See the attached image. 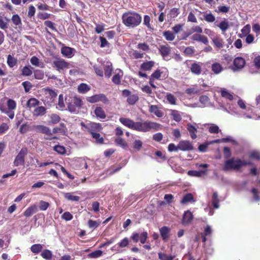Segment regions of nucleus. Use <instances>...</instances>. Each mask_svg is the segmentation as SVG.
Segmentation results:
<instances>
[{
	"label": "nucleus",
	"instance_id": "35",
	"mask_svg": "<svg viewBox=\"0 0 260 260\" xmlns=\"http://www.w3.org/2000/svg\"><path fill=\"white\" fill-rule=\"evenodd\" d=\"M212 42L217 48H221L223 46V41L222 39L219 37H216L212 39Z\"/></svg>",
	"mask_w": 260,
	"mask_h": 260
},
{
	"label": "nucleus",
	"instance_id": "51",
	"mask_svg": "<svg viewBox=\"0 0 260 260\" xmlns=\"http://www.w3.org/2000/svg\"><path fill=\"white\" fill-rule=\"evenodd\" d=\"M100 222L89 219L88 221V226L90 229H96L100 225Z\"/></svg>",
	"mask_w": 260,
	"mask_h": 260
},
{
	"label": "nucleus",
	"instance_id": "48",
	"mask_svg": "<svg viewBox=\"0 0 260 260\" xmlns=\"http://www.w3.org/2000/svg\"><path fill=\"white\" fill-rule=\"evenodd\" d=\"M12 21L15 25H21V20L18 14H14L12 16Z\"/></svg>",
	"mask_w": 260,
	"mask_h": 260
},
{
	"label": "nucleus",
	"instance_id": "11",
	"mask_svg": "<svg viewBox=\"0 0 260 260\" xmlns=\"http://www.w3.org/2000/svg\"><path fill=\"white\" fill-rule=\"evenodd\" d=\"M102 129V125L99 123L91 122L87 126V131L90 134H92V132H100Z\"/></svg>",
	"mask_w": 260,
	"mask_h": 260
},
{
	"label": "nucleus",
	"instance_id": "33",
	"mask_svg": "<svg viewBox=\"0 0 260 260\" xmlns=\"http://www.w3.org/2000/svg\"><path fill=\"white\" fill-rule=\"evenodd\" d=\"M64 197L69 201L78 202L80 200L79 196H74L70 192L64 193Z\"/></svg>",
	"mask_w": 260,
	"mask_h": 260
},
{
	"label": "nucleus",
	"instance_id": "1",
	"mask_svg": "<svg viewBox=\"0 0 260 260\" xmlns=\"http://www.w3.org/2000/svg\"><path fill=\"white\" fill-rule=\"evenodd\" d=\"M122 22L126 27L135 28L141 23L142 17L140 14L133 12L128 11L122 16Z\"/></svg>",
	"mask_w": 260,
	"mask_h": 260
},
{
	"label": "nucleus",
	"instance_id": "15",
	"mask_svg": "<svg viewBox=\"0 0 260 260\" xmlns=\"http://www.w3.org/2000/svg\"><path fill=\"white\" fill-rule=\"evenodd\" d=\"M201 63L195 62L191 64L190 70L191 73L194 75H199L201 73Z\"/></svg>",
	"mask_w": 260,
	"mask_h": 260
},
{
	"label": "nucleus",
	"instance_id": "55",
	"mask_svg": "<svg viewBox=\"0 0 260 260\" xmlns=\"http://www.w3.org/2000/svg\"><path fill=\"white\" fill-rule=\"evenodd\" d=\"M249 157L258 160L260 159V153L257 151H251L249 154Z\"/></svg>",
	"mask_w": 260,
	"mask_h": 260
},
{
	"label": "nucleus",
	"instance_id": "24",
	"mask_svg": "<svg viewBox=\"0 0 260 260\" xmlns=\"http://www.w3.org/2000/svg\"><path fill=\"white\" fill-rule=\"evenodd\" d=\"M187 129L189 132L190 136L192 139H195L197 138L196 133L197 132V128L190 123L187 125Z\"/></svg>",
	"mask_w": 260,
	"mask_h": 260
},
{
	"label": "nucleus",
	"instance_id": "59",
	"mask_svg": "<svg viewBox=\"0 0 260 260\" xmlns=\"http://www.w3.org/2000/svg\"><path fill=\"white\" fill-rule=\"evenodd\" d=\"M142 147V142L140 140H136L134 142L133 147L137 151H139Z\"/></svg>",
	"mask_w": 260,
	"mask_h": 260
},
{
	"label": "nucleus",
	"instance_id": "34",
	"mask_svg": "<svg viewBox=\"0 0 260 260\" xmlns=\"http://www.w3.org/2000/svg\"><path fill=\"white\" fill-rule=\"evenodd\" d=\"M90 87L85 83H81L78 87V90L79 93H84L90 90Z\"/></svg>",
	"mask_w": 260,
	"mask_h": 260
},
{
	"label": "nucleus",
	"instance_id": "45",
	"mask_svg": "<svg viewBox=\"0 0 260 260\" xmlns=\"http://www.w3.org/2000/svg\"><path fill=\"white\" fill-rule=\"evenodd\" d=\"M50 123L52 124H56L58 123L60 120V117L56 114H52L50 116Z\"/></svg>",
	"mask_w": 260,
	"mask_h": 260
},
{
	"label": "nucleus",
	"instance_id": "63",
	"mask_svg": "<svg viewBox=\"0 0 260 260\" xmlns=\"http://www.w3.org/2000/svg\"><path fill=\"white\" fill-rule=\"evenodd\" d=\"M162 72H160V70L157 69L155 70L150 76L151 78L154 79H159L161 77Z\"/></svg>",
	"mask_w": 260,
	"mask_h": 260
},
{
	"label": "nucleus",
	"instance_id": "3",
	"mask_svg": "<svg viewBox=\"0 0 260 260\" xmlns=\"http://www.w3.org/2000/svg\"><path fill=\"white\" fill-rule=\"evenodd\" d=\"M28 153V149L26 147H23L21 149L20 151L16 156L14 165L15 166L18 167L19 166H23L25 163V156Z\"/></svg>",
	"mask_w": 260,
	"mask_h": 260
},
{
	"label": "nucleus",
	"instance_id": "41",
	"mask_svg": "<svg viewBox=\"0 0 260 260\" xmlns=\"http://www.w3.org/2000/svg\"><path fill=\"white\" fill-rule=\"evenodd\" d=\"M171 116H172L173 119L176 122H179L181 121L182 118L179 114V112L177 110H171Z\"/></svg>",
	"mask_w": 260,
	"mask_h": 260
},
{
	"label": "nucleus",
	"instance_id": "14",
	"mask_svg": "<svg viewBox=\"0 0 260 260\" xmlns=\"http://www.w3.org/2000/svg\"><path fill=\"white\" fill-rule=\"evenodd\" d=\"M119 121L125 126L134 130L135 122L133 120L129 118L121 117L119 118Z\"/></svg>",
	"mask_w": 260,
	"mask_h": 260
},
{
	"label": "nucleus",
	"instance_id": "7",
	"mask_svg": "<svg viewBox=\"0 0 260 260\" xmlns=\"http://www.w3.org/2000/svg\"><path fill=\"white\" fill-rule=\"evenodd\" d=\"M52 67L60 72V70L64 69H68L69 68V63L66 62L63 59L59 58L52 62Z\"/></svg>",
	"mask_w": 260,
	"mask_h": 260
},
{
	"label": "nucleus",
	"instance_id": "61",
	"mask_svg": "<svg viewBox=\"0 0 260 260\" xmlns=\"http://www.w3.org/2000/svg\"><path fill=\"white\" fill-rule=\"evenodd\" d=\"M22 85L23 86L24 90L26 92H28L32 87L31 83L27 81L23 82Z\"/></svg>",
	"mask_w": 260,
	"mask_h": 260
},
{
	"label": "nucleus",
	"instance_id": "52",
	"mask_svg": "<svg viewBox=\"0 0 260 260\" xmlns=\"http://www.w3.org/2000/svg\"><path fill=\"white\" fill-rule=\"evenodd\" d=\"M166 99L172 105H176V99L175 96L170 93H168L166 95Z\"/></svg>",
	"mask_w": 260,
	"mask_h": 260
},
{
	"label": "nucleus",
	"instance_id": "23",
	"mask_svg": "<svg viewBox=\"0 0 260 260\" xmlns=\"http://www.w3.org/2000/svg\"><path fill=\"white\" fill-rule=\"evenodd\" d=\"M159 51L160 54L163 57H165L169 55L170 53V47L166 45H161L159 48Z\"/></svg>",
	"mask_w": 260,
	"mask_h": 260
},
{
	"label": "nucleus",
	"instance_id": "39",
	"mask_svg": "<svg viewBox=\"0 0 260 260\" xmlns=\"http://www.w3.org/2000/svg\"><path fill=\"white\" fill-rule=\"evenodd\" d=\"M139 100V97L137 94H132L129 95L127 99V102L128 104L133 105Z\"/></svg>",
	"mask_w": 260,
	"mask_h": 260
},
{
	"label": "nucleus",
	"instance_id": "57",
	"mask_svg": "<svg viewBox=\"0 0 260 260\" xmlns=\"http://www.w3.org/2000/svg\"><path fill=\"white\" fill-rule=\"evenodd\" d=\"M185 93L188 95H191L192 94H198L200 93V90L196 88H188L185 90Z\"/></svg>",
	"mask_w": 260,
	"mask_h": 260
},
{
	"label": "nucleus",
	"instance_id": "60",
	"mask_svg": "<svg viewBox=\"0 0 260 260\" xmlns=\"http://www.w3.org/2000/svg\"><path fill=\"white\" fill-rule=\"evenodd\" d=\"M7 106L9 110H14L16 107V103L14 100L9 99L7 101Z\"/></svg>",
	"mask_w": 260,
	"mask_h": 260
},
{
	"label": "nucleus",
	"instance_id": "5",
	"mask_svg": "<svg viewBox=\"0 0 260 260\" xmlns=\"http://www.w3.org/2000/svg\"><path fill=\"white\" fill-rule=\"evenodd\" d=\"M82 105V101L80 98L75 96L68 104V109L70 112L75 113L77 111L76 108H80Z\"/></svg>",
	"mask_w": 260,
	"mask_h": 260
},
{
	"label": "nucleus",
	"instance_id": "20",
	"mask_svg": "<svg viewBox=\"0 0 260 260\" xmlns=\"http://www.w3.org/2000/svg\"><path fill=\"white\" fill-rule=\"evenodd\" d=\"M149 112L153 113L158 117H162L163 116L162 112L158 109L156 105H150L149 106Z\"/></svg>",
	"mask_w": 260,
	"mask_h": 260
},
{
	"label": "nucleus",
	"instance_id": "21",
	"mask_svg": "<svg viewBox=\"0 0 260 260\" xmlns=\"http://www.w3.org/2000/svg\"><path fill=\"white\" fill-rule=\"evenodd\" d=\"M211 70L215 74H219L223 70V68L219 63L215 62L211 65Z\"/></svg>",
	"mask_w": 260,
	"mask_h": 260
},
{
	"label": "nucleus",
	"instance_id": "27",
	"mask_svg": "<svg viewBox=\"0 0 260 260\" xmlns=\"http://www.w3.org/2000/svg\"><path fill=\"white\" fill-rule=\"evenodd\" d=\"M104 70L105 76L108 78H110L113 72L112 64L108 63L104 65Z\"/></svg>",
	"mask_w": 260,
	"mask_h": 260
},
{
	"label": "nucleus",
	"instance_id": "53",
	"mask_svg": "<svg viewBox=\"0 0 260 260\" xmlns=\"http://www.w3.org/2000/svg\"><path fill=\"white\" fill-rule=\"evenodd\" d=\"M221 95L222 97L225 98L231 101L233 99V95L225 89L221 90Z\"/></svg>",
	"mask_w": 260,
	"mask_h": 260
},
{
	"label": "nucleus",
	"instance_id": "64",
	"mask_svg": "<svg viewBox=\"0 0 260 260\" xmlns=\"http://www.w3.org/2000/svg\"><path fill=\"white\" fill-rule=\"evenodd\" d=\"M50 204L48 202L41 201L40 202V209L42 211L46 210Z\"/></svg>",
	"mask_w": 260,
	"mask_h": 260
},
{
	"label": "nucleus",
	"instance_id": "43",
	"mask_svg": "<svg viewBox=\"0 0 260 260\" xmlns=\"http://www.w3.org/2000/svg\"><path fill=\"white\" fill-rule=\"evenodd\" d=\"M43 258L46 259H50L52 257V252L48 249H45L41 254Z\"/></svg>",
	"mask_w": 260,
	"mask_h": 260
},
{
	"label": "nucleus",
	"instance_id": "42",
	"mask_svg": "<svg viewBox=\"0 0 260 260\" xmlns=\"http://www.w3.org/2000/svg\"><path fill=\"white\" fill-rule=\"evenodd\" d=\"M193 201V197L191 193H186L182 198V199L181 201V203L182 204H185L187 202Z\"/></svg>",
	"mask_w": 260,
	"mask_h": 260
},
{
	"label": "nucleus",
	"instance_id": "26",
	"mask_svg": "<svg viewBox=\"0 0 260 260\" xmlns=\"http://www.w3.org/2000/svg\"><path fill=\"white\" fill-rule=\"evenodd\" d=\"M207 172L206 170H202L200 171L190 170L187 172V174L190 176L200 177L202 174H205Z\"/></svg>",
	"mask_w": 260,
	"mask_h": 260
},
{
	"label": "nucleus",
	"instance_id": "28",
	"mask_svg": "<svg viewBox=\"0 0 260 260\" xmlns=\"http://www.w3.org/2000/svg\"><path fill=\"white\" fill-rule=\"evenodd\" d=\"M219 199L218 193L216 191L214 192L212 197V203L213 207L215 209L219 208Z\"/></svg>",
	"mask_w": 260,
	"mask_h": 260
},
{
	"label": "nucleus",
	"instance_id": "9",
	"mask_svg": "<svg viewBox=\"0 0 260 260\" xmlns=\"http://www.w3.org/2000/svg\"><path fill=\"white\" fill-rule=\"evenodd\" d=\"M234 67L233 70L234 71L242 69L245 65V59L241 57H237L233 61Z\"/></svg>",
	"mask_w": 260,
	"mask_h": 260
},
{
	"label": "nucleus",
	"instance_id": "8",
	"mask_svg": "<svg viewBox=\"0 0 260 260\" xmlns=\"http://www.w3.org/2000/svg\"><path fill=\"white\" fill-rule=\"evenodd\" d=\"M32 129L38 133H40L47 136L52 135V133L49 127L43 125H34L32 126Z\"/></svg>",
	"mask_w": 260,
	"mask_h": 260
},
{
	"label": "nucleus",
	"instance_id": "44",
	"mask_svg": "<svg viewBox=\"0 0 260 260\" xmlns=\"http://www.w3.org/2000/svg\"><path fill=\"white\" fill-rule=\"evenodd\" d=\"M34 77L36 79L42 80L44 78V72L40 70H36L34 71Z\"/></svg>",
	"mask_w": 260,
	"mask_h": 260
},
{
	"label": "nucleus",
	"instance_id": "19",
	"mask_svg": "<svg viewBox=\"0 0 260 260\" xmlns=\"http://www.w3.org/2000/svg\"><path fill=\"white\" fill-rule=\"evenodd\" d=\"M38 209L37 206L34 205L27 208L24 212L23 214L25 217H29L34 213H36Z\"/></svg>",
	"mask_w": 260,
	"mask_h": 260
},
{
	"label": "nucleus",
	"instance_id": "32",
	"mask_svg": "<svg viewBox=\"0 0 260 260\" xmlns=\"http://www.w3.org/2000/svg\"><path fill=\"white\" fill-rule=\"evenodd\" d=\"M158 258L160 260H173L176 256L172 255H168L166 253L159 252L158 253Z\"/></svg>",
	"mask_w": 260,
	"mask_h": 260
},
{
	"label": "nucleus",
	"instance_id": "36",
	"mask_svg": "<svg viewBox=\"0 0 260 260\" xmlns=\"http://www.w3.org/2000/svg\"><path fill=\"white\" fill-rule=\"evenodd\" d=\"M92 137L95 140V142L98 144H103L104 143V138L101 137V135L99 133L96 132H92V134H91Z\"/></svg>",
	"mask_w": 260,
	"mask_h": 260
},
{
	"label": "nucleus",
	"instance_id": "58",
	"mask_svg": "<svg viewBox=\"0 0 260 260\" xmlns=\"http://www.w3.org/2000/svg\"><path fill=\"white\" fill-rule=\"evenodd\" d=\"M180 13L179 8H173L170 11V15L172 18L176 17Z\"/></svg>",
	"mask_w": 260,
	"mask_h": 260
},
{
	"label": "nucleus",
	"instance_id": "40",
	"mask_svg": "<svg viewBox=\"0 0 260 260\" xmlns=\"http://www.w3.org/2000/svg\"><path fill=\"white\" fill-rule=\"evenodd\" d=\"M42 248V245L40 244H34L30 247L31 251L34 253H39L41 251Z\"/></svg>",
	"mask_w": 260,
	"mask_h": 260
},
{
	"label": "nucleus",
	"instance_id": "54",
	"mask_svg": "<svg viewBox=\"0 0 260 260\" xmlns=\"http://www.w3.org/2000/svg\"><path fill=\"white\" fill-rule=\"evenodd\" d=\"M103 251L101 250H97L88 254V256L92 258H96L101 256Z\"/></svg>",
	"mask_w": 260,
	"mask_h": 260
},
{
	"label": "nucleus",
	"instance_id": "56",
	"mask_svg": "<svg viewBox=\"0 0 260 260\" xmlns=\"http://www.w3.org/2000/svg\"><path fill=\"white\" fill-rule=\"evenodd\" d=\"M51 14L47 13L39 12L37 14V17L38 18L42 20H45L50 17Z\"/></svg>",
	"mask_w": 260,
	"mask_h": 260
},
{
	"label": "nucleus",
	"instance_id": "12",
	"mask_svg": "<svg viewBox=\"0 0 260 260\" xmlns=\"http://www.w3.org/2000/svg\"><path fill=\"white\" fill-rule=\"evenodd\" d=\"M193 219V215L192 213L189 211L187 210L186 211H185L183 217L182 219V223L183 225H188L192 220Z\"/></svg>",
	"mask_w": 260,
	"mask_h": 260
},
{
	"label": "nucleus",
	"instance_id": "13",
	"mask_svg": "<svg viewBox=\"0 0 260 260\" xmlns=\"http://www.w3.org/2000/svg\"><path fill=\"white\" fill-rule=\"evenodd\" d=\"M171 229L167 226H164L159 229V232L162 240L167 241L169 239V233Z\"/></svg>",
	"mask_w": 260,
	"mask_h": 260
},
{
	"label": "nucleus",
	"instance_id": "29",
	"mask_svg": "<svg viewBox=\"0 0 260 260\" xmlns=\"http://www.w3.org/2000/svg\"><path fill=\"white\" fill-rule=\"evenodd\" d=\"M217 26L221 30L222 34L225 32L230 27L229 23L226 20L221 21Z\"/></svg>",
	"mask_w": 260,
	"mask_h": 260
},
{
	"label": "nucleus",
	"instance_id": "49",
	"mask_svg": "<svg viewBox=\"0 0 260 260\" xmlns=\"http://www.w3.org/2000/svg\"><path fill=\"white\" fill-rule=\"evenodd\" d=\"M204 19L207 22L211 23L215 21V17L211 13H209L204 15Z\"/></svg>",
	"mask_w": 260,
	"mask_h": 260
},
{
	"label": "nucleus",
	"instance_id": "37",
	"mask_svg": "<svg viewBox=\"0 0 260 260\" xmlns=\"http://www.w3.org/2000/svg\"><path fill=\"white\" fill-rule=\"evenodd\" d=\"M39 104V101L37 99L35 98H30L27 102L26 106L27 107L31 108L36 107Z\"/></svg>",
	"mask_w": 260,
	"mask_h": 260
},
{
	"label": "nucleus",
	"instance_id": "2",
	"mask_svg": "<svg viewBox=\"0 0 260 260\" xmlns=\"http://www.w3.org/2000/svg\"><path fill=\"white\" fill-rule=\"evenodd\" d=\"M158 126V124L157 123L149 121H146L144 122H135L134 130L142 132H147L152 128L156 129Z\"/></svg>",
	"mask_w": 260,
	"mask_h": 260
},
{
	"label": "nucleus",
	"instance_id": "22",
	"mask_svg": "<svg viewBox=\"0 0 260 260\" xmlns=\"http://www.w3.org/2000/svg\"><path fill=\"white\" fill-rule=\"evenodd\" d=\"M46 113V109L43 106H40L36 108L34 112L33 115L36 117L42 116Z\"/></svg>",
	"mask_w": 260,
	"mask_h": 260
},
{
	"label": "nucleus",
	"instance_id": "62",
	"mask_svg": "<svg viewBox=\"0 0 260 260\" xmlns=\"http://www.w3.org/2000/svg\"><path fill=\"white\" fill-rule=\"evenodd\" d=\"M112 80L114 84L119 85L121 82V76L119 74H115L113 76Z\"/></svg>",
	"mask_w": 260,
	"mask_h": 260
},
{
	"label": "nucleus",
	"instance_id": "6",
	"mask_svg": "<svg viewBox=\"0 0 260 260\" xmlns=\"http://www.w3.org/2000/svg\"><path fill=\"white\" fill-rule=\"evenodd\" d=\"M86 100L90 103H95L99 102H102L104 104H108L109 103L108 99L103 93L94 94L91 96L87 97Z\"/></svg>",
	"mask_w": 260,
	"mask_h": 260
},
{
	"label": "nucleus",
	"instance_id": "47",
	"mask_svg": "<svg viewBox=\"0 0 260 260\" xmlns=\"http://www.w3.org/2000/svg\"><path fill=\"white\" fill-rule=\"evenodd\" d=\"M221 141L222 143L231 142L235 145H238V143L236 140H234L231 136L223 138L221 139Z\"/></svg>",
	"mask_w": 260,
	"mask_h": 260
},
{
	"label": "nucleus",
	"instance_id": "38",
	"mask_svg": "<svg viewBox=\"0 0 260 260\" xmlns=\"http://www.w3.org/2000/svg\"><path fill=\"white\" fill-rule=\"evenodd\" d=\"M17 63V59L11 55H9L7 57V63L10 68L14 67Z\"/></svg>",
	"mask_w": 260,
	"mask_h": 260
},
{
	"label": "nucleus",
	"instance_id": "50",
	"mask_svg": "<svg viewBox=\"0 0 260 260\" xmlns=\"http://www.w3.org/2000/svg\"><path fill=\"white\" fill-rule=\"evenodd\" d=\"M54 150L60 154H63L66 153V149L64 146L59 145L54 147Z\"/></svg>",
	"mask_w": 260,
	"mask_h": 260
},
{
	"label": "nucleus",
	"instance_id": "30",
	"mask_svg": "<svg viewBox=\"0 0 260 260\" xmlns=\"http://www.w3.org/2000/svg\"><path fill=\"white\" fill-rule=\"evenodd\" d=\"M115 143L118 146L122 147L123 149H126L127 146V143L122 138L118 137L115 139Z\"/></svg>",
	"mask_w": 260,
	"mask_h": 260
},
{
	"label": "nucleus",
	"instance_id": "10",
	"mask_svg": "<svg viewBox=\"0 0 260 260\" xmlns=\"http://www.w3.org/2000/svg\"><path fill=\"white\" fill-rule=\"evenodd\" d=\"M178 148L179 150L185 151L193 150L194 148L192 144L188 141H181L178 144Z\"/></svg>",
	"mask_w": 260,
	"mask_h": 260
},
{
	"label": "nucleus",
	"instance_id": "18",
	"mask_svg": "<svg viewBox=\"0 0 260 260\" xmlns=\"http://www.w3.org/2000/svg\"><path fill=\"white\" fill-rule=\"evenodd\" d=\"M94 113L98 118L104 119L106 117V114L101 107H96L94 110Z\"/></svg>",
	"mask_w": 260,
	"mask_h": 260
},
{
	"label": "nucleus",
	"instance_id": "25",
	"mask_svg": "<svg viewBox=\"0 0 260 260\" xmlns=\"http://www.w3.org/2000/svg\"><path fill=\"white\" fill-rule=\"evenodd\" d=\"M154 65L153 61L144 62L141 64L140 68L144 71H150Z\"/></svg>",
	"mask_w": 260,
	"mask_h": 260
},
{
	"label": "nucleus",
	"instance_id": "16",
	"mask_svg": "<svg viewBox=\"0 0 260 260\" xmlns=\"http://www.w3.org/2000/svg\"><path fill=\"white\" fill-rule=\"evenodd\" d=\"M191 39L193 41L202 42L206 45L208 43V38L206 36L197 34L193 35L191 37Z\"/></svg>",
	"mask_w": 260,
	"mask_h": 260
},
{
	"label": "nucleus",
	"instance_id": "17",
	"mask_svg": "<svg viewBox=\"0 0 260 260\" xmlns=\"http://www.w3.org/2000/svg\"><path fill=\"white\" fill-rule=\"evenodd\" d=\"M75 50L74 48L70 47L64 46L61 49V53L64 56L68 58L71 57L73 55V52Z\"/></svg>",
	"mask_w": 260,
	"mask_h": 260
},
{
	"label": "nucleus",
	"instance_id": "4",
	"mask_svg": "<svg viewBox=\"0 0 260 260\" xmlns=\"http://www.w3.org/2000/svg\"><path fill=\"white\" fill-rule=\"evenodd\" d=\"M238 158L234 159L232 158L225 161L223 170L228 171L231 170H238L240 169Z\"/></svg>",
	"mask_w": 260,
	"mask_h": 260
},
{
	"label": "nucleus",
	"instance_id": "31",
	"mask_svg": "<svg viewBox=\"0 0 260 260\" xmlns=\"http://www.w3.org/2000/svg\"><path fill=\"white\" fill-rule=\"evenodd\" d=\"M32 68L30 66H25L22 69V73L21 75L25 76H28L32 74Z\"/></svg>",
	"mask_w": 260,
	"mask_h": 260
},
{
	"label": "nucleus",
	"instance_id": "46",
	"mask_svg": "<svg viewBox=\"0 0 260 260\" xmlns=\"http://www.w3.org/2000/svg\"><path fill=\"white\" fill-rule=\"evenodd\" d=\"M163 34L167 41H172L175 39V36L169 30L164 31Z\"/></svg>",
	"mask_w": 260,
	"mask_h": 260
}]
</instances>
